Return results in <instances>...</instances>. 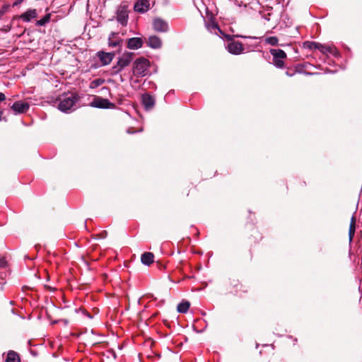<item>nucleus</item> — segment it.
<instances>
[{"label": "nucleus", "mask_w": 362, "mask_h": 362, "mask_svg": "<svg viewBox=\"0 0 362 362\" xmlns=\"http://www.w3.org/2000/svg\"><path fill=\"white\" fill-rule=\"evenodd\" d=\"M149 61L144 57L137 59L133 65V74L138 77L144 76L147 74Z\"/></svg>", "instance_id": "f257e3e1"}, {"label": "nucleus", "mask_w": 362, "mask_h": 362, "mask_svg": "<svg viewBox=\"0 0 362 362\" xmlns=\"http://www.w3.org/2000/svg\"><path fill=\"white\" fill-rule=\"evenodd\" d=\"M132 53H124L117 61L116 65L111 69V74L115 75L122 71L123 69L127 66L132 60Z\"/></svg>", "instance_id": "f03ea898"}, {"label": "nucleus", "mask_w": 362, "mask_h": 362, "mask_svg": "<svg viewBox=\"0 0 362 362\" xmlns=\"http://www.w3.org/2000/svg\"><path fill=\"white\" fill-rule=\"evenodd\" d=\"M76 100V98L72 95L64 96L63 98L60 99L58 108L62 112H68L69 111L74 110V107Z\"/></svg>", "instance_id": "7ed1b4c3"}, {"label": "nucleus", "mask_w": 362, "mask_h": 362, "mask_svg": "<svg viewBox=\"0 0 362 362\" xmlns=\"http://www.w3.org/2000/svg\"><path fill=\"white\" fill-rule=\"evenodd\" d=\"M306 47L310 49H318L323 54H336V50L334 47L322 45L316 42H305Z\"/></svg>", "instance_id": "20e7f679"}, {"label": "nucleus", "mask_w": 362, "mask_h": 362, "mask_svg": "<svg viewBox=\"0 0 362 362\" xmlns=\"http://www.w3.org/2000/svg\"><path fill=\"white\" fill-rule=\"evenodd\" d=\"M270 53L273 57V64L278 68H283L284 59L286 57L285 52L279 49H272Z\"/></svg>", "instance_id": "39448f33"}, {"label": "nucleus", "mask_w": 362, "mask_h": 362, "mask_svg": "<svg viewBox=\"0 0 362 362\" xmlns=\"http://www.w3.org/2000/svg\"><path fill=\"white\" fill-rule=\"evenodd\" d=\"M127 6L126 5H121L118 7L117 11V21L122 25L124 26L127 23Z\"/></svg>", "instance_id": "423d86ee"}, {"label": "nucleus", "mask_w": 362, "mask_h": 362, "mask_svg": "<svg viewBox=\"0 0 362 362\" xmlns=\"http://www.w3.org/2000/svg\"><path fill=\"white\" fill-rule=\"evenodd\" d=\"M96 55L101 63V66H106L111 63L115 57V53L99 51L97 52Z\"/></svg>", "instance_id": "0eeeda50"}, {"label": "nucleus", "mask_w": 362, "mask_h": 362, "mask_svg": "<svg viewBox=\"0 0 362 362\" xmlns=\"http://www.w3.org/2000/svg\"><path fill=\"white\" fill-rule=\"evenodd\" d=\"M90 105L92 107L98 108H109L114 105L107 99L100 97L95 98Z\"/></svg>", "instance_id": "6e6552de"}, {"label": "nucleus", "mask_w": 362, "mask_h": 362, "mask_svg": "<svg viewBox=\"0 0 362 362\" xmlns=\"http://www.w3.org/2000/svg\"><path fill=\"white\" fill-rule=\"evenodd\" d=\"M153 27L156 32L165 33L168 30V23L160 18H156L153 20Z\"/></svg>", "instance_id": "1a4fd4ad"}, {"label": "nucleus", "mask_w": 362, "mask_h": 362, "mask_svg": "<svg viewBox=\"0 0 362 362\" xmlns=\"http://www.w3.org/2000/svg\"><path fill=\"white\" fill-rule=\"evenodd\" d=\"M227 49L230 54H240L244 49L241 42L233 41L228 44Z\"/></svg>", "instance_id": "9d476101"}, {"label": "nucleus", "mask_w": 362, "mask_h": 362, "mask_svg": "<svg viewBox=\"0 0 362 362\" xmlns=\"http://www.w3.org/2000/svg\"><path fill=\"white\" fill-rule=\"evenodd\" d=\"M134 11L144 13L149 10L150 3L148 0H138L134 6Z\"/></svg>", "instance_id": "9b49d317"}, {"label": "nucleus", "mask_w": 362, "mask_h": 362, "mask_svg": "<svg viewBox=\"0 0 362 362\" xmlns=\"http://www.w3.org/2000/svg\"><path fill=\"white\" fill-rule=\"evenodd\" d=\"M29 107V104L23 101L15 102L11 106L13 110L16 113H25L28 110Z\"/></svg>", "instance_id": "f8f14e48"}, {"label": "nucleus", "mask_w": 362, "mask_h": 362, "mask_svg": "<svg viewBox=\"0 0 362 362\" xmlns=\"http://www.w3.org/2000/svg\"><path fill=\"white\" fill-rule=\"evenodd\" d=\"M37 12L36 9H28L25 13H22L19 18L24 22H30L32 19L37 18Z\"/></svg>", "instance_id": "ddd939ff"}, {"label": "nucleus", "mask_w": 362, "mask_h": 362, "mask_svg": "<svg viewBox=\"0 0 362 362\" xmlns=\"http://www.w3.org/2000/svg\"><path fill=\"white\" fill-rule=\"evenodd\" d=\"M143 41L139 37H132L128 40L127 47L131 49H137L141 47Z\"/></svg>", "instance_id": "4468645a"}, {"label": "nucleus", "mask_w": 362, "mask_h": 362, "mask_svg": "<svg viewBox=\"0 0 362 362\" xmlns=\"http://www.w3.org/2000/svg\"><path fill=\"white\" fill-rule=\"evenodd\" d=\"M142 102H143L144 106L145 107V108L146 110L151 109L155 104L154 98L148 94L143 95Z\"/></svg>", "instance_id": "2eb2a0df"}, {"label": "nucleus", "mask_w": 362, "mask_h": 362, "mask_svg": "<svg viewBox=\"0 0 362 362\" xmlns=\"http://www.w3.org/2000/svg\"><path fill=\"white\" fill-rule=\"evenodd\" d=\"M148 45L153 49L160 48L162 45L161 40L156 36L151 35L148 37Z\"/></svg>", "instance_id": "dca6fc26"}, {"label": "nucleus", "mask_w": 362, "mask_h": 362, "mask_svg": "<svg viewBox=\"0 0 362 362\" xmlns=\"http://www.w3.org/2000/svg\"><path fill=\"white\" fill-rule=\"evenodd\" d=\"M121 40L118 39V34L117 33H111L108 38V45L110 47H120Z\"/></svg>", "instance_id": "f3484780"}, {"label": "nucleus", "mask_w": 362, "mask_h": 362, "mask_svg": "<svg viewBox=\"0 0 362 362\" xmlns=\"http://www.w3.org/2000/svg\"><path fill=\"white\" fill-rule=\"evenodd\" d=\"M141 262L145 265H150L154 261V255L151 252H144L141 257Z\"/></svg>", "instance_id": "a211bd4d"}, {"label": "nucleus", "mask_w": 362, "mask_h": 362, "mask_svg": "<svg viewBox=\"0 0 362 362\" xmlns=\"http://www.w3.org/2000/svg\"><path fill=\"white\" fill-rule=\"evenodd\" d=\"M6 362H21V360L16 352L9 351L6 358Z\"/></svg>", "instance_id": "6ab92c4d"}, {"label": "nucleus", "mask_w": 362, "mask_h": 362, "mask_svg": "<svg viewBox=\"0 0 362 362\" xmlns=\"http://www.w3.org/2000/svg\"><path fill=\"white\" fill-rule=\"evenodd\" d=\"M190 306V303L188 301H182L177 305V310L180 313H186Z\"/></svg>", "instance_id": "aec40b11"}, {"label": "nucleus", "mask_w": 362, "mask_h": 362, "mask_svg": "<svg viewBox=\"0 0 362 362\" xmlns=\"http://www.w3.org/2000/svg\"><path fill=\"white\" fill-rule=\"evenodd\" d=\"M356 230V219L354 216L351 217V223L349 226V235L350 241L353 239Z\"/></svg>", "instance_id": "412c9836"}, {"label": "nucleus", "mask_w": 362, "mask_h": 362, "mask_svg": "<svg viewBox=\"0 0 362 362\" xmlns=\"http://www.w3.org/2000/svg\"><path fill=\"white\" fill-rule=\"evenodd\" d=\"M50 17H51V16H50L49 13L45 15L42 18H41L39 21H37L36 23H35V25H37V26H43V25H45V24H47V23L49 22Z\"/></svg>", "instance_id": "4be33fe9"}, {"label": "nucleus", "mask_w": 362, "mask_h": 362, "mask_svg": "<svg viewBox=\"0 0 362 362\" xmlns=\"http://www.w3.org/2000/svg\"><path fill=\"white\" fill-rule=\"evenodd\" d=\"M105 83V80L103 78H97L93 81H92L90 83L89 87L92 89L96 88L98 86L103 85Z\"/></svg>", "instance_id": "5701e85b"}, {"label": "nucleus", "mask_w": 362, "mask_h": 362, "mask_svg": "<svg viewBox=\"0 0 362 362\" xmlns=\"http://www.w3.org/2000/svg\"><path fill=\"white\" fill-rule=\"evenodd\" d=\"M265 42L269 44V45H271L272 46H275L278 44V42H279V40L275 36H272V37H268L265 39Z\"/></svg>", "instance_id": "b1692460"}, {"label": "nucleus", "mask_w": 362, "mask_h": 362, "mask_svg": "<svg viewBox=\"0 0 362 362\" xmlns=\"http://www.w3.org/2000/svg\"><path fill=\"white\" fill-rule=\"evenodd\" d=\"M9 7H10V5H8V4H5L3 6L1 9L0 10V17L2 16L7 11V10L9 8Z\"/></svg>", "instance_id": "393cba45"}, {"label": "nucleus", "mask_w": 362, "mask_h": 362, "mask_svg": "<svg viewBox=\"0 0 362 362\" xmlns=\"http://www.w3.org/2000/svg\"><path fill=\"white\" fill-rule=\"evenodd\" d=\"M6 264V260L4 257H0V267H4Z\"/></svg>", "instance_id": "a878e982"}, {"label": "nucleus", "mask_w": 362, "mask_h": 362, "mask_svg": "<svg viewBox=\"0 0 362 362\" xmlns=\"http://www.w3.org/2000/svg\"><path fill=\"white\" fill-rule=\"evenodd\" d=\"M23 1L24 0H16L13 4V6L15 7L20 5Z\"/></svg>", "instance_id": "bb28decb"}, {"label": "nucleus", "mask_w": 362, "mask_h": 362, "mask_svg": "<svg viewBox=\"0 0 362 362\" xmlns=\"http://www.w3.org/2000/svg\"><path fill=\"white\" fill-rule=\"evenodd\" d=\"M208 29H210V28H213V29H216L218 28V25L216 24H214V23H212L211 25H208Z\"/></svg>", "instance_id": "cd10ccee"}, {"label": "nucleus", "mask_w": 362, "mask_h": 362, "mask_svg": "<svg viewBox=\"0 0 362 362\" xmlns=\"http://www.w3.org/2000/svg\"><path fill=\"white\" fill-rule=\"evenodd\" d=\"M6 99V96L3 93L0 92V102L4 101Z\"/></svg>", "instance_id": "c85d7f7f"}, {"label": "nucleus", "mask_w": 362, "mask_h": 362, "mask_svg": "<svg viewBox=\"0 0 362 362\" xmlns=\"http://www.w3.org/2000/svg\"><path fill=\"white\" fill-rule=\"evenodd\" d=\"M127 133H128V134H133V133H134V132H131L129 129H128V130H127Z\"/></svg>", "instance_id": "c756f323"}, {"label": "nucleus", "mask_w": 362, "mask_h": 362, "mask_svg": "<svg viewBox=\"0 0 362 362\" xmlns=\"http://www.w3.org/2000/svg\"><path fill=\"white\" fill-rule=\"evenodd\" d=\"M286 74V75H288V76H292V74H290V73H288V71H287Z\"/></svg>", "instance_id": "7c9ffc66"}, {"label": "nucleus", "mask_w": 362, "mask_h": 362, "mask_svg": "<svg viewBox=\"0 0 362 362\" xmlns=\"http://www.w3.org/2000/svg\"><path fill=\"white\" fill-rule=\"evenodd\" d=\"M2 112L0 111V120L1 119Z\"/></svg>", "instance_id": "2f4dec72"}]
</instances>
